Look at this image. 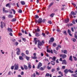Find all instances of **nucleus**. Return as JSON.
I'll return each mask as SVG.
<instances>
[{"label": "nucleus", "mask_w": 77, "mask_h": 77, "mask_svg": "<svg viewBox=\"0 0 77 77\" xmlns=\"http://www.w3.org/2000/svg\"><path fill=\"white\" fill-rule=\"evenodd\" d=\"M43 45V44L41 42L39 41L38 42V43L37 44L38 47V48L41 49L42 48V46Z\"/></svg>", "instance_id": "1"}, {"label": "nucleus", "mask_w": 77, "mask_h": 77, "mask_svg": "<svg viewBox=\"0 0 77 77\" xmlns=\"http://www.w3.org/2000/svg\"><path fill=\"white\" fill-rule=\"evenodd\" d=\"M42 19L39 18L38 20H35V24H37V23L38 24H40L42 22Z\"/></svg>", "instance_id": "2"}, {"label": "nucleus", "mask_w": 77, "mask_h": 77, "mask_svg": "<svg viewBox=\"0 0 77 77\" xmlns=\"http://www.w3.org/2000/svg\"><path fill=\"white\" fill-rule=\"evenodd\" d=\"M2 11H3V13H6L9 12V11L8 10H5V8H3Z\"/></svg>", "instance_id": "3"}, {"label": "nucleus", "mask_w": 77, "mask_h": 77, "mask_svg": "<svg viewBox=\"0 0 77 77\" xmlns=\"http://www.w3.org/2000/svg\"><path fill=\"white\" fill-rule=\"evenodd\" d=\"M54 41V39L53 37H52L50 38V40L49 41V43H50L51 42H53V41Z\"/></svg>", "instance_id": "4"}, {"label": "nucleus", "mask_w": 77, "mask_h": 77, "mask_svg": "<svg viewBox=\"0 0 77 77\" xmlns=\"http://www.w3.org/2000/svg\"><path fill=\"white\" fill-rule=\"evenodd\" d=\"M67 62L65 60H64L62 61V64L63 65H66Z\"/></svg>", "instance_id": "5"}, {"label": "nucleus", "mask_w": 77, "mask_h": 77, "mask_svg": "<svg viewBox=\"0 0 77 77\" xmlns=\"http://www.w3.org/2000/svg\"><path fill=\"white\" fill-rule=\"evenodd\" d=\"M19 68L18 64H17L16 65H15V67H14V70H17Z\"/></svg>", "instance_id": "6"}, {"label": "nucleus", "mask_w": 77, "mask_h": 77, "mask_svg": "<svg viewBox=\"0 0 77 77\" xmlns=\"http://www.w3.org/2000/svg\"><path fill=\"white\" fill-rule=\"evenodd\" d=\"M61 52L62 53H64V54H67V51L66 50H61Z\"/></svg>", "instance_id": "7"}, {"label": "nucleus", "mask_w": 77, "mask_h": 77, "mask_svg": "<svg viewBox=\"0 0 77 77\" xmlns=\"http://www.w3.org/2000/svg\"><path fill=\"white\" fill-rule=\"evenodd\" d=\"M42 64L41 63H39L38 64V66H37V69H39V68L41 67V66H42Z\"/></svg>", "instance_id": "8"}, {"label": "nucleus", "mask_w": 77, "mask_h": 77, "mask_svg": "<svg viewBox=\"0 0 77 77\" xmlns=\"http://www.w3.org/2000/svg\"><path fill=\"white\" fill-rule=\"evenodd\" d=\"M68 32L70 36H72V34H71V31L69 29H68Z\"/></svg>", "instance_id": "9"}, {"label": "nucleus", "mask_w": 77, "mask_h": 77, "mask_svg": "<svg viewBox=\"0 0 77 77\" xmlns=\"http://www.w3.org/2000/svg\"><path fill=\"white\" fill-rule=\"evenodd\" d=\"M18 50L16 52V54H17V55H19L20 54V49L19 48H17Z\"/></svg>", "instance_id": "10"}, {"label": "nucleus", "mask_w": 77, "mask_h": 77, "mask_svg": "<svg viewBox=\"0 0 77 77\" xmlns=\"http://www.w3.org/2000/svg\"><path fill=\"white\" fill-rule=\"evenodd\" d=\"M28 69L29 70H30V69H31L32 67V66L31 65V64H28Z\"/></svg>", "instance_id": "11"}, {"label": "nucleus", "mask_w": 77, "mask_h": 77, "mask_svg": "<svg viewBox=\"0 0 77 77\" xmlns=\"http://www.w3.org/2000/svg\"><path fill=\"white\" fill-rule=\"evenodd\" d=\"M39 18V16L38 15H35L34 16V18H35V20H36L37 19H38Z\"/></svg>", "instance_id": "12"}, {"label": "nucleus", "mask_w": 77, "mask_h": 77, "mask_svg": "<svg viewBox=\"0 0 77 77\" xmlns=\"http://www.w3.org/2000/svg\"><path fill=\"white\" fill-rule=\"evenodd\" d=\"M67 56L65 54H63L62 55V58L63 59H64Z\"/></svg>", "instance_id": "13"}, {"label": "nucleus", "mask_w": 77, "mask_h": 77, "mask_svg": "<svg viewBox=\"0 0 77 77\" xmlns=\"http://www.w3.org/2000/svg\"><path fill=\"white\" fill-rule=\"evenodd\" d=\"M23 67L24 69H25V70H27V69H28V67L26 65H23Z\"/></svg>", "instance_id": "14"}, {"label": "nucleus", "mask_w": 77, "mask_h": 77, "mask_svg": "<svg viewBox=\"0 0 77 77\" xmlns=\"http://www.w3.org/2000/svg\"><path fill=\"white\" fill-rule=\"evenodd\" d=\"M64 73H65V74H67V73H68L69 71L68 69H66L64 70Z\"/></svg>", "instance_id": "15"}, {"label": "nucleus", "mask_w": 77, "mask_h": 77, "mask_svg": "<svg viewBox=\"0 0 77 77\" xmlns=\"http://www.w3.org/2000/svg\"><path fill=\"white\" fill-rule=\"evenodd\" d=\"M9 18H13L14 16L12 14H9L8 16Z\"/></svg>", "instance_id": "16"}, {"label": "nucleus", "mask_w": 77, "mask_h": 77, "mask_svg": "<svg viewBox=\"0 0 77 77\" xmlns=\"http://www.w3.org/2000/svg\"><path fill=\"white\" fill-rule=\"evenodd\" d=\"M71 14L72 15H76V13L74 11H71Z\"/></svg>", "instance_id": "17"}, {"label": "nucleus", "mask_w": 77, "mask_h": 77, "mask_svg": "<svg viewBox=\"0 0 77 77\" xmlns=\"http://www.w3.org/2000/svg\"><path fill=\"white\" fill-rule=\"evenodd\" d=\"M8 32H13V31L12 30L11 28H8Z\"/></svg>", "instance_id": "18"}, {"label": "nucleus", "mask_w": 77, "mask_h": 77, "mask_svg": "<svg viewBox=\"0 0 77 77\" xmlns=\"http://www.w3.org/2000/svg\"><path fill=\"white\" fill-rule=\"evenodd\" d=\"M20 3L22 5H25V2L23 1H21Z\"/></svg>", "instance_id": "19"}, {"label": "nucleus", "mask_w": 77, "mask_h": 77, "mask_svg": "<svg viewBox=\"0 0 77 77\" xmlns=\"http://www.w3.org/2000/svg\"><path fill=\"white\" fill-rule=\"evenodd\" d=\"M3 24L4 23H3V22L1 21V28H3Z\"/></svg>", "instance_id": "20"}, {"label": "nucleus", "mask_w": 77, "mask_h": 77, "mask_svg": "<svg viewBox=\"0 0 77 77\" xmlns=\"http://www.w3.org/2000/svg\"><path fill=\"white\" fill-rule=\"evenodd\" d=\"M55 13H52L50 14V17H51L53 18V17L55 15Z\"/></svg>", "instance_id": "21"}, {"label": "nucleus", "mask_w": 77, "mask_h": 77, "mask_svg": "<svg viewBox=\"0 0 77 77\" xmlns=\"http://www.w3.org/2000/svg\"><path fill=\"white\" fill-rule=\"evenodd\" d=\"M51 63L52 64V65H53V66H54L55 65V62L52 61H51Z\"/></svg>", "instance_id": "22"}, {"label": "nucleus", "mask_w": 77, "mask_h": 77, "mask_svg": "<svg viewBox=\"0 0 77 77\" xmlns=\"http://www.w3.org/2000/svg\"><path fill=\"white\" fill-rule=\"evenodd\" d=\"M6 7H8L9 8H10L11 6L9 3H8L6 5Z\"/></svg>", "instance_id": "23"}, {"label": "nucleus", "mask_w": 77, "mask_h": 77, "mask_svg": "<svg viewBox=\"0 0 77 77\" xmlns=\"http://www.w3.org/2000/svg\"><path fill=\"white\" fill-rule=\"evenodd\" d=\"M19 59L20 60H23L24 59L23 58V57H22V56H21L19 57Z\"/></svg>", "instance_id": "24"}, {"label": "nucleus", "mask_w": 77, "mask_h": 77, "mask_svg": "<svg viewBox=\"0 0 77 77\" xmlns=\"http://www.w3.org/2000/svg\"><path fill=\"white\" fill-rule=\"evenodd\" d=\"M25 52L26 54L27 55H29V51L28 50H26Z\"/></svg>", "instance_id": "25"}, {"label": "nucleus", "mask_w": 77, "mask_h": 77, "mask_svg": "<svg viewBox=\"0 0 77 77\" xmlns=\"http://www.w3.org/2000/svg\"><path fill=\"white\" fill-rule=\"evenodd\" d=\"M16 20V19H15V18H14L13 19H12V20H11V21L12 22H15V21Z\"/></svg>", "instance_id": "26"}, {"label": "nucleus", "mask_w": 77, "mask_h": 77, "mask_svg": "<svg viewBox=\"0 0 77 77\" xmlns=\"http://www.w3.org/2000/svg\"><path fill=\"white\" fill-rule=\"evenodd\" d=\"M11 74H13V73H12V72L11 71H9L8 72V75H11Z\"/></svg>", "instance_id": "27"}, {"label": "nucleus", "mask_w": 77, "mask_h": 77, "mask_svg": "<svg viewBox=\"0 0 77 77\" xmlns=\"http://www.w3.org/2000/svg\"><path fill=\"white\" fill-rule=\"evenodd\" d=\"M58 73L59 74H60L61 76H63V73H62L61 72L59 71Z\"/></svg>", "instance_id": "28"}, {"label": "nucleus", "mask_w": 77, "mask_h": 77, "mask_svg": "<svg viewBox=\"0 0 77 77\" xmlns=\"http://www.w3.org/2000/svg\"><path fill=\"white\" fill-rule=\"evenodd\" d=\"M35 35L36 37H38L40 35V34L39 33H36Z\"/></svg>", "instance_id": "29"}, {"label": "nucleus", "mask_w": 77, "mask_h": 77, "mask_svg": "<svg viewBox=\"0 0 77 77\" xmlns=\"http://www.w3.org/2000/svg\"><path fill=\"white\" fill-rule=\"evenodd\" d=\"M26 58L27 59V60H29L30 59V57L26 56Z\"/></svg>", "instance_id": "30"}, {"label": "nucleus", "mask_w": 77, "mask_h": 77, "mask_svg": "<svg viewBox=\"0 0 77 77\" xmlns=\"http://www.w3.org/2000/svg\"><path fill=\"white\" fill-rule=\"evenodd\" d=\"M69 21V19H67L65 20V23H67Z\"/></svg>", "instance_id": "31"}, {"label": "nucleus", "mask_w": 77, "mask_h": 77, "mask_svg": "<svg viewBox=\"0 0 77 77\" xmlns=\"http://www.w3.org/2000/svg\"><path fill=\"white\" fill-rule=\"evenodd\" d=\"M11 10H12L13 11V12L14 14H15L16 13V11H15V10L14 9H11Z\"/></svg>", "instance_id": "32"}, {"label": "nucleus", "mask_w": 77, "mask_h": 77, "mask_svg": "<svg viewBox=\"0 0 77 77\" xmlns=\"http://www.w3.org/2000/svg\"><path fill=\"white\" fill-rule=\"evenodd\" d=\"M72 55H71L70 57H69V60H71V61H72Z\"/></svg>", "instance_id": "33"}, {"label": "nucleus", "mask_w": 77, "mask_h": 77, "mask_svg": "<svg viewBox=\"0 0 77 77\" xmlns=\"http://www.w3.org/2000/svg\"><path fill=\"white\" fill-rule=\"evenodd\" d=\"M53 46L54 47H56L57 46V45L56 43H54L53 44Z\"/></svg>", "instance_id": "34"}, {"label": "nucleus", "mask_w": 77, "mask_h": 77, "mask_svg": "<svg viewBox=\"0 0 77 77\" xmlns=\"http://www.w3.org/2000/svg\"><path fill=\"white\" fill-rule=\"evenodd\" d=\"M56 59V57H53L52 58V60L53 61H55Z\"/></svg>", "instance_id": "35"}, {"label": "nucleus", "mask_w": 77, "mask_h": 77, "mask_svg": "<svg viewBox=\"0 0 77 77\" xmlns=\"http://www.w3.org/2000/svg\"><path fill=\"white\" fill-rule=\"evenodd\" d=\"M72 41H73L74 42H76V39H75L74 38H72Z\"/></svg>", "instance_id": "36"}, {"label": "nucleus", "mask_w": 77, "mask_h": 77, "mask_svg": "<svg viewBox=\"0 0 77 77\" xmlns=\"http://www.w3.org/2000/svg\"><path fill=\"white\" fill-rule=\"evenodd\" d=\"M21 56H22V57L23 56H26V55H25V54L24 53H22L21 54Z\"/></svg>", "instance_id": "37"}, {"label": "nucleus", "mask_w": 77, "mask_h": 77, "mask_svg": "<svg viewBox=\"0 0 77 77\" xmlns=\"http://www.w3.org/2000/svg\"><path fill=\"white\" fill-rule=\"evenodd\" d=\"M32 58L33 59H37V57H36L35 56H34V57H32Z\"/></svg>", "instance_id": "38"}, {"label": "nucleus", "mask_w": 77, "mask_h": 77, "mask_svg": "<svg viewBox=\"0 0 77 77\" xmlns=\"http://www.w3.org/2000/svg\"><path fill=\"white\" fill-rule=\"evenodd\" d=\"M69 72H70V73H73L74 72L73 71L69 69L68 70Z\"/></svg>", "instance_id": "39"}, {"label": "nucleus", "mask_w": 77, "mask_h": 77, "mask_svg": "<svg viewBox=\"0 0 77 77\" xmlns=\"http://www.w3.org/2000/svg\"><path fill=\"white\" fill-rule=\"evenodd\" d=\"M35 76H36V75H35V73H34L33 74V75H31V77H35Z\"/></svg>", "instance_id": "40"}, {"label": "nucleus", "mask_w": 77, "mask_h": 77, "mask_svg": "<svg viewBox=\"0 0 77 77\" xmlns=\"http://www.w3.org/2000/svg\"><path fill=\"white\" fill-rule=\"evenodd\" d=\"M73 57L74 59V60L75 61H76L77 60V59L76 57Z\"/></svg>", "instance_id": "41"}, {"label": "nucleus", "mask_w": 77, "mask_h": 77, "mask_svg": "<svg viewBox=\"0 0 77 77\" xmlns=\"http://www.w3.org/2000/svg\"><path fill=\"white\" fill-rule=\"evenodd\" d=\"M54 54H57V52L54 49Z\"/></svg>", "instance_id": "42"}, {"label": "nucleus", "mask_w": 77, "mask_h": 77, "mask_svg": "<svg viewBox=\"0 0 77 77\" xmlns=\"http://www.w3.org/2000/svg\"><path fill=\"white\" fill-rule=\"evenodd\" d=\"M18 12L20 13H22V11L21 9H19Z\"/></svg>", "instance_id": "43"}, {"label": "nucleus", "mask_w": 77, "mask_h": 77, "mask_svg": "<svg viewBox=\"0 0 77 77\" xmlns=\"http://www.w3.org/2000/svg\"><path fill=\"white\" fill-rule=\"evenodd\" d=\"M50 76V74L47 73L45 75V77H46V76L48 77Z\"/></svg>", "instance_id": "44"}, {"label": "nucleus", "mask_w": 77, "mask_h": 77, "mask_svg": "<svg viewBox=\"0 0 77 77\" xmlns=\"http://www.w3.org/2000/svg\"><path fill=\"white\" fill-rule=\"evenodd\" d=\"M63 33L65 34L66 36H67V34L66 33V31H64Z\"/></svg>", "instance_id": "45"}, {"label": "nucleus", "mask_w": 77, "mask_h": 77, "mask_svg": "<svg viewBox=\"0 0 77 77\" xmlns=\"http://www.w3.org/2000/svg\"><path fill=\"white\" fill-rule=\"evenodd\" d=\"M57 47H58L59 48H61V46L60 45H57Z\"/></svg>", "instance_id": "46"}, {"label": "nucleus", "mask_w": 77, "mask_h": 77, "mask_svg": "<svg viewBox=\"0 0 77 77\" xmlns=\"http://www.w3.org/2000/svg\"><path fill=\"white\" fill-rule=\"evenodd\" d=\"M35 73L36 74L38 75H39L40 74L38 72H37V71L35 72Z\"/></svg>", "instance_id": "47"}, {"label": "nucleus", "mask_w": 77, "mask_h": 77, "mask_svg": "<svg viewBox=\"0 0 77 77\" xmlns=\"http://www.w3.org/2000/svg\"><path fill=\"white\" fill-rule=\"evenodd\" d=\"M72 75L74 77H77L76 75L75 74H72Z\"/></svg>", "instance_id": "48"}, {"label": "nucleus", "mask_w": 77, "mask_h": 77, "mask_svg": "<svg viewBox=\"0 0 77 77\" xmlns=\"http://www.w3.org/2000/svg\"><path fill=\"white\" fill-rule=\"evenodd\" d=\"M1 52L2 53V54H5V51H3V50H1Z\"/></svg>", "instance_id": "49"}, {"label": "nucleus", "mask_w": 77, "mask_h": 77, "mask_svg": "<svg viewBox=\"0 0 77 77\" xmlns=\"http://www.w3.org/2000/svg\"><path fill=\"white\" fill-rule=\"evenodd\" d=\"M48 23L51 24L52 23V22L51 21H48Z\"/></svg>", "instance_id": "50"}, {"label": "nucleus", "mask_w": 77, "mask_h": 77, "mask_svg": "<svg viewBox=\"0 0 77 77\" xmlns=\"http://www.w3.org/2000/svg\"><path fill=\"white\" fill-rule=\"evenodd\" d=\"M55 71V69H52V70H51V71H52V72H54Z\"/></svg>", "instance_id": "51"}, {"label": "nucleus", "mask_w": 77, "mask_h": 77, "mask_svg": "<svg viewBox=\"0 0 77 77\" xmlns=\"http://www.w3.org/2000/svg\"><path fill=\"white\" fill-rule=\"evenodd\" d=\"M46 51H47V52H48V53H50L51 52V51L50 50H49L48 49Z\"/></svg>", "instance_id": "52"}, {"label": "nucleus", "mask_w": 77, "mask_h": 77, "mask_svg": "<svg viewBox=\"0 0 77 77\" xmlns=\"http://www.w3.org/2000/svg\"><path fill=\"white\" fill-rule=\"evenodd\" d=\"M45 19H43L42 20V22L45 23Z\"/></svg>", "instance_id": "53"}, {"label": "nucleus", "mask_w": 77, "mask_h": 77, "mask_svg": "<svg viewBox=\"0 0 77 77\" xmlns=\"http://www.w3.org/2000/svg\"><path fill=\"white\" fill-rule=\"evenodd\" d=\"M45 61H47L48 62H49V60L47 58H46V59H45Z\"/></svg>", "instance_id": "54"}, {"label": "nucleus", "mask_w": 77, "mask_h": 77, "mask_svg": "<svg viewBox=\"0 0 77 77\" xmlns=\"http://www.w3.org/2000/svg\"><path fill=\"white\" fill-rule=\"evenodd\" d=\"M65 66H62V69H65Z\"/></svg>", "instance_id": "55"}, {"label": "nucleus", "mask_w": 77, "mask_h": 77, "mask_svg": "<svg viewBox=\"0 0 77 77\" xmlns=\"http://www.w3.org/2000/svg\"><path fill=\"white\" fill-rule=\"evenodd\" d=\"M22 40L24 42H26V39L24 38H22Z\"/></svg>", "instance_id": "56"}, {"label": "nucleus", "mask_w": 77, "mask_h": 77, "mask_svg": "<svg viewBox=\"0 0 77 77\" xmlns=\"http://www.w3.org/2000/svg\"><path fill=\"white\" fill-rule=\"evenodd\" d=\"M44 70V68H42V67H41L40 68V70L41 71H42Z\"/></svg>", "instance_id": "57"}, {"label": "nucleus", "mask_w": 77, "mask_h": 77, "mask_svg": "<svg viewBox=\"0 0 77 77\" xmlns=\"http://www.w3.org/2000/svg\"><path fill=\"white\" fill-rule=\"evenodd\" d=\"M37 32H39L40 31V30L38 28H37Z\"/></svg>", "instance_id": "58"}, {"label": "nucleus", "mask_w": 77, "mask_h": 77, "mask_svg": "<svg viewBox=\"0 0 77 77\" xmlns=\"http://www.w3.org/2000/svg\"><path fill=\"white\" fill-rule=\"evenodd\" d=\"M42 35L43 36H44V37H45V33H42Z\"/></svg>", "instance_id": "59"}, {"label": "nucleus", "mask_w": 77, "mask_h": 77, "mask_svg": "<svg viewBox=\"0 0 77 77\" xmlns=\"http://www.w3.org/2000/svg\"><path fill=\"white\" fill-rule=\"evenodd\" d=\"M11 69L13 70L14 69V66H12L11 67Z\"/></svg>", "instance_id": "60"}, {"label": "nucleus", "mask_w": 77, "mask_h": 77, "mask_svg": "<svg viewBox=\"0 0 77 77\" xmlns=\"http://www.w3.org/2000/svg\"><path fill=\"white\" fill-rule=\"evenodd\" d=\"M54 4V2H51V3L49 5H51V6H52V5H53Z\"/></svg>", "instance_id": "61"}, {"label": "nucleus", "mask_w": 77, "mask_h": 77, "mask_svg": "<svg viewBox=\"0 0 77 77\" xmlns=\"http://www.w3.org/2000/svg\"><path fill=\"white\" fill-rule=\"evenodd\" d=\"M22 33H21L20 32H19V36H22Z\"/></svg>", "instance_id": "62"}, {"label": "nucleus", "mask_w": 77, "mask_h": 77, "mask_svg": "<svg viewBox=\"0 0 77 77\" xmlns=\"http://www.w3.org/2000/svg\"><path fill=\"white\" fill-rule=\"evenodd\" d=\"M41 56H42V57L43 56H44V53H41Z\"/></svg>", "instance_id": "63"}, {"label": "nucleus", "mask_w": 77, "mask_h": 77, "mask_svg": "<svg viewBox=\"0 0 77 77\" xmlns=\"http://www.w3.org/2000/svg\"><path fill=\"white\" fill-rule=\"evenodd\" d=\"M9 35H10L11 36H12L13 35H12V33L11 32H10V33H9Z\"/></svg>", "instance_id": "64"}]
</instances>
